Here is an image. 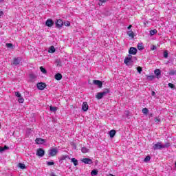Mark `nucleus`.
Returning <instances> with one entry per match:
<instances>
[{
    "mask_svg": "<svg viewBox=\"0 0 176 176\" xmlns=\"http://www.w3.org/2000/svg\"><path fill=\"white\" fill-rule=\"evenodd\" d=\"M109 89H106L104 91L102 92H98L96 95V98H97V100H101V98H102V97H104V96H105L106 94H109Z\"/></svg>",
    "mask_w": 176,
    "mask_h": 176,
    "instance_id": "nucleus-1",
    "label": "nucleus"
},
{
    "mask_svg": "<svg viewBox=\"0 0 176 176\" xmlns=\"http://www.w3.org/2000/svg\"><path fill=\"white\" fill-rule=\"evenodd\" d=\"M58 153V150H57V148H52L49 151V156H52V157L56 156Z\"/></svg>",
    "mask_w": 176,
    "mask_h": 176,
    "instance_id": "nucleus-2",
    "label": "nucleus"
},
{
    "mask_svg": "<svg viewBox=\"0 0 176 176\" xmlns=\"http://www.w3.org/2000/svg\"><path fill=\"white\" fill-rule=\"evenodd\" d=\"M132 60H133V56L128 55V56L124 58V64H126V65H129Z\"/></svg>",
    "mask_w": 176,
    "mask_h": 176,
    "instance_id": "nucleus-3",
    "label": "nucleus"
},
{
    "mask_svg": "<svg viewBox=\"0 0 176 176\" xmlns=\"http://www.w3.org/2000/svg\"><path fill=\"white\" fill-rule=\"evenodd\" d=\"M36 155L39 157H43V156H45V151L39 148L37 149Z\"/></svg>",
    "mask_w": 176,
    "mask_h": 176,
    "instance_id": "nucleus-4",
    "label": "nucleus"
},
{
    "mask_svg": "<svg viewBox=\"0 0 176 176\" xmlns=\"http://www.w3.org/2000/svg\"><path fill=\"white\" fill-rule=\"evenodd\" d=\"M163 144H162V142H157L153 146V148L154 151H157V149H163Z\"/></svg>",
    "mask_w": 176,
    "mask_h": 176,
    "instance_id": "nucleus-5",
    "label": "nucleus"
},
{
    "mask_svg": "<svg viewBox=\"0 0 176 176\" xmlns=\"http://www.w3.org/2000/svg\"><path fill=\"white\" fill-rule=\"evenodd\" d=\"M129 53L130 56H131V54L133 56H135V54H137V48H135L134 47H131L129 50Z\"/></svg>",
    "mask_w": 176,
    "mask_h": 176,
    "instance_id": "nucleus-6",
    "label": "nucleus"
},
{
    "mask_svg": "<svg viewBox=\"0 0 176 176\" xmlns=\"http://www.w3.org/2000/svg\"><path fill=\"white\" fill-rule=\"evenodd\" d=\"M93 84L96 85V86H98L100 89H101V87H102V81H101L100 80H94Z\"/></svg>",
    "mask_w": 176,
    "mask_h": 176,
    "instance_id": "nucleus-7",
    "label": "nucleus"
},
{
    "mask_svg": "<svg viewBox=\"0 0 176 176\" xmlns=\"http://www.w3.org/2000/svg\"><path fill=\"white\" fill-rule=\"evenodd\" d=\"M45 87H46V83L45 82L37 83V88L38 89V90H45Z\"/></svg>",
    "mask_w": 176,
    "mask_h": 176,
    "instance_id": "nucleus-8",
    "label": "nucleus"
},
{
    "mask_svg": "<svg viewBox=\"0 0 176 176\" xmlns=\"http://www.w3.org/2000/svg\"><path fill=\"white\" fill-rule=\"evenodd\" d=\"M55 24H56V27H57V28H61V27H63V25H64V22L61 19H58Z\"/></svg>",
    "mask_w": 176,
    "mask_h": 176,
    "instance_id": "nucleus-9",
    "label": "nucleus"
},
{
    "mask_svg": "<svg viewBox=\"0 0 176 176\" xmlns=\"http://www.w3.org/2000/svg\"><path fill=\"white\" fill-rule=\"evenodd\" d=\"M82 163L85 164H93V160L89 158H84L82 160Z\"/></svg>",
    "mask_w": 176,
    "mask_h": 176,
    "instance_id": "nucleus-10",
    "label": "nucleus"
},
{
    "mask_svg": "<svg viewBox=\"0 0 176 176\" xmlns=\"http://www.w3.org/2000/svg\"><path fill=\"white\" fill-rule=\"evenodd\" d=\"M82 109L84 112H87V111L89 110V104H87V102H84L82 103Z\"/></svg>",
    "mask_w": 176,
    "mask_h": 176,
    "instance_id": "nucleus-11",
    "label": "nucleus"
},
{
    "mask_svg": "<svg viewBox=\"0 0 176 176\" xmlns=\"http://www.w3.org/2000/svg\"><path fill=\"white\" fill-rule=\"evenodd\" d=\"M35 141H36V144H37L38 145L45 144V142H46V140L42 138H36Z\"/></svg>",
    "mask_w": 176,
    "mask_h": 176,
    "instance_id": "nucleus-12",
    "label": "nucleus"
},
{
    "mask_svg": "<svg viewBox=\"0 0 176 176\" xmlns=\"http://www.w3.org/2000/svg\"><path fill=\"white\" fill-rule=\"evenodd\" d=\"M45 25L47 27H53L54 22L52 19H47L45 22Z\"/></svg>",
    "mask_w": 176,
    "mask_h": 176,
    "instance_id": "nucleus-13",
    "label": "nucleus"
},
{
    "mask_svg": "<svg viewBox=\"0 0 176 176\" xmlns=\"http://www.w3.org/2000/svg\"><path fill=\"white\" fill-rule=\"evenodd\" d=\"M54 78L56 80H61V79H63V75H61L60 73H57L55 74Z\"/></svg>",
    "mask_w": 176,
    "mask_h": 176,
    "instance_id": "nucleus-14",
    "label": "nucleus"
},
{
    "mask_svg": "<svg viewBox=\"0 0 176 176\" xmlns=\"http://www.w3.org/2000/svg\"><path fill=\"white\" fill-rule=\"evenodd\" d=\"M127 35L128 36H129V38H131V39H133L134 36H135V35L134 34V32L131 30L128 31Z\"/></svg>",
    "mask_w": 176,
    "mask_h": 176,
    "instance_id": "nucleus-15",
    "label": "nucleus"
},
{
    "mask_svg": "<svg viewBox=\"0 0 176 176\" xmlns=\"http://www.w3.org/2000/svg\"><path fill=\"white\" fill-rule=\"evenodd\" d=\"M115 134H116V131L113 129L109 131V136L111 138H113L115 137Z\"/></svg>",
    "mask_w": 176,
    "mask_h": 176,
    "instance_id": "nucleus-16",
    "label": "nucleus"
},
{
    "mask_svg": "<svg viewBox=\"0 0 176 176\" xmlns=\"http://www.w3.org/2000/svg\"><path fill=\"white\" fill-rule=\"evenodd\" d=\"M20 64V60L17 58H14L13 60V65H19Z\"/></svg>",
    "mask_w": 176,
    "mask_h": 176,
    "instance_id": "nucleus-17",
    "label": "nucleus"
},
{
    "mask_svg": "<svg viewBox=\"0 0 176 176\" xmlns=\"http://www.w3.org/2000/svg\"><path fill=\"white\" fill-rule=\"evenodd\" d=\"M66 159H69V155H63L60 157V160H66Z\"/></svg>",
    "mask_w": 176,
    "mask_h": 176,
    "instance_id": "nucleus-18",
    "label": "nucleus"
},
{
    "mask_svg": "<svg viewBox=\"0 0 176 176\" xmlns=\"http://www.w3.org/2000/svg\"><path fill=\"white\" fill-rule=\"evenodd\" d=\"M142 112L144 115H148V113H149V110H148V108L145 107L142 109Z\"/></svg>",
    "mask_w": 176,
    "mask_h": 176,
    "instance_id": "nucleus-19",
    "label": "nucleus"
},
{
    "mask_svg": "<svg viewBox=\"0 0 176 176\" xmlns=\"http://www.w3.org/2000/svg\"><path fill=\"white\" fill-rule=\"evenodd\" d=\"M56 52V48H54V46H51L48 50L49 53H54Z\"/></svg>",
    "mask_w": 176,
    "mask_h": 176,
    "instance_id": "nucleus-20",
    "label": "nucleus"
},
{
    "mask_svg": "<svg viewBox=\"0 0 176 176\" xmlns=\"http://www.w3.org/2000/svg\"><path fill=\"white\" fill-rule=\"evenodd\" d=\"M18 166L19 167V168H21V170H24V168H25V164L23 163H19L18 164Z\"/></svg>",
    "mask_w": 176,
    "mask_h": 176,
    "instance_id": "nucleus-21",
    "label": "nucleus"
},
{
    "mask_svg": "<svg viewBox=\"0 0 176 176\" xmlns=\"http://www.w3.org/2000/svg\"><path fill=\"white\" fill-rule=\"evenodd\" d=\"M81 152L82 153H87V152H89V149L86 147H82L81 149Z\"/></svg>",
    "mask_w": 176,
    "mask_h": 176,
    "instance_id": "nucleus-22",
    "label": "nucleus"
},
{
    "mask_svg": "<svg viewBox=\"0 0 176 176\" xmlns=\"http://www.w3.org/2000/svg\"><path fill=\"white\" fill-rule=\"evenodd\" d=\"M72 163H74V166H78V160L75 158H72Z\"/></svg>",
    "mask_w": 176,
    "mask_h": 176,
    "instance_id": "nucleus-23",
    "label": "nucleus"
},
{
    "mask_svg": "<svg viewBox=\"0 0 176 176\" xmlns=\"http://www.w3.org/2000/svg\"><path fill=\"white\" fill-rule=\"evenodd\" d=\"M98 174V170L94 169L91 172V175H97Z\"/></svg>",
    "mask_w": 176,
    "mask_h": 176,
    "instance_id": "nucleus-24",
    "label": "nucleus"
},
{
    "mask_svg": "<svg viewBox=\"0 0 176 176\" xmlns=\"http://www.w3.org/2000/svg\"><path fill=\"white\" fill-rule=\"evenodd\" d=\"M155 34H157V30L156 29L150 31V35L153 36Z\"/></svg>",
    "mask_w": 176,
    "mask_h": 176,
    "instance_id": "nucleus-25",
    "label": "nucleus"
},
{
    "mask_svg": "<svg viewBox=\"0 0 176 176\" xmlns=\"http://www.w3.org/2000/svg\"><path fill=\"white\" fill-rule=\"evenodd\" d=\"M50 111H51V112H56V111H57V107L50 106Z\"/></svg>",
    "mask_w": 176,
    "mask_h": 176,
    "instance_id": "nucleus-26",
    "label": "nucleus"
},
{
    "mask_svg": "<svg viewBox=\"0 0 176 176\" xmlns=\"http://www.w3.org/2000/svg\"><path fill=\"white\" fill-rule=\"evenodd\" d=\"M170 145H171V144H170V142H166L165 143V144H162L163 149H164L165 148H170Z\"/></svg>",
    "mask_w": 176,
    "mask_h": 176,
    "instance_id": "nucleus-27",
    "label": "nucleus"
},
{
    "mask_svg": "<svg viewBox=\"0 0 176 176\" xmlns=\"http://www.w3.org/2000/svg\"><path fill=\"white\" fill-rule=\"evenodd\" d=\"M154 74H155L157 76H159L160 75H161L160 69H155V70L154 71Z\"/></svg>",
    "mask_w": 176,
    "mask_h": 176,
    "instance_id": "nucleus-28",
    "label": "nucleus"
},
{
    "mask_svg": "<svg viewBox=\"0 0 176 176\" xmlns=\"http://www.w3.org/2000/svg\"><path fill=\"white\" fill-rule=\"evenodd\" d=\"M63 24L65 25V27H69L71 25V23L68 21H65Z\"/></svg>",
    "mask_w": 176,
    "mask_h": 176,
    "instance_id": "nucleus-29",
    "label": "nucleus"
},
{
    "mask_svg": "<svg viewBox=\"0 0 176 176\" xmlns=\"http://www.w3.org/2000/svg\"><path fill=\"white\" fill-rule=\"evenodd\" d=\"M8 147L7 146H4L3 147L0 146V152H3V151L8 149Z\"/></svg>",
    "mask_w": 176,
    "mask_h": 176,
    "instance_id": "nucleus-30",
    "label": "nucleus"
},
{
    "mask_svg": "<svg viewBox=\"0 0 176 176\" xmlns=\"http://www.w3.org/2000/svg\"><path fill=\"white\" fill-rule=\"evenodd\" d=\"M164 58H167L168 57V52H167V50L164 52Z\"/></svg>",
    "mask_w": 176,
    "mask_h": 176,
    "instance_id": "nucleus-31",
    "label": "nucleus"
},
{
    "mask_svg": "<svg viewBox=\"0 0 176 176\" xmlns=\"http://www.w3.org/2000/svg\"><path fill=\"white\" fill-rule=\"evenodd\" d=\"M40 69L43 74H46L47 72L46 71V69H45L43 67H40Z\"/></svg>",
    "mask_w": 176,
    "mask_h": 176,
    "instance_id": "nucleus-32",
    "label": "nucleus"
},
{
    "mask_svg": "<svg viewBox=\"0 0 176 176\" xmlns=\"http://www.w3.org/2000/svg\"><path fill=\"white\" fill-rule=\"evenodd\" d=\"M18 101H19V102H20V104H23V102H24V98L21 96V97L18 99Z\"/></svg>",
    "mask_w": 176,
    "mask_h": 176,
    "instance_id": "nucleus-33",
    "label": "nucleus"
},
{
    "mask_svg": "<svg viewBox=\"0 0 176 176\" xmlns=\"http://www.w3.org/2000/svg\"><path fill=\"white\" fill-rule=\"evenodd\" d=\"M138 50H143L144 46H142V45H141V44H138Z\"/></svg>",
    "mask_w": 176,
    "mask_h": 176,
    "instance_id": "nucleus-34",
    "label": "nucleus"
},
{
    "mask_svg": "<svg viewBox=\"0 0 176 176\" xmlns=\"http://www.w3.org/2000/svg\"><path fill=\"white\" fill-rule=\"evenodd\" d=\"M149 160H151V156L147 155V156L144 158V162H149Z\"/></svg>",
    "mask_w": 176,
    "mask_h": 176,
    "instance_id": "nucleus-35",
    "label": "nucleus"
},
{
    "mask_svg": "<svg viewBox=\"0 0 176 176\" xmlns=\"http://www.w3.org/2000/svg\"><path fill=\"white\" fill-rule=\"evenodd\" d=\"M137 71H138V72H139V74H141V72H142V67H137Z\"/></svg>",
    "mask_w": 176,
    "mask_h": 176,
    "instance_id": "nucleus-36",
    "label": "nucleus"
},
{
    "mask_svg": "<svg viewBox=\"0 0 176 176\" xmlns=\"http://www.w3.org/2000/svg\"><path fill=\"white\" fill-rule=\"evenodd\" d=\"M168 85L170 89H174L175 87V85L173 83H168Z\"/></svg>",
    "mask_w": 176,
    "mask_h": 176,
    "instance_id": "nucleus-37",
    "label": "nucleus"
},
{
    "mask_svg": "<svg viewBox=\"0 0 176 176\" xmlns=\"http://www.w3.org/2000/svg\"><path fill=\"white\" fill-rule=\"evenodd\" d=\"M175 74H176L175 70H171V71L169 72V75H175Z\"/></svg>",
    "mask_w": 176,
    "mask_h": 176,
    "instance_id": "nucleus-38",
    "label": "nucleus"
},
{
    "mask_svg": "<svg viewBox=\"0 0 176 176\" xmlns=\"http://www.w3.org/2000/svg\"><path fill=\"white\" fill-rule=\"evenodd\" d=\"M16 96L18 97L19 98H20V97H21V94H20V92L17 91L16 92Z\"/></svg>",
    "mask_w": 176,
    "mask_h": 176,
    "instance_id": "nucleus-39",
    "label": "nucleus"
},
{
    "mask_svg": "<svg viewBox=\"0 0 176 176\" xmlns=\"http://www.w3.org/2000/svg\"><path fill=\"white\" fill-rule=\"evenodd\" d=\"M154 120L156 123H159V122H160V118H159L158 117H156Z\"/></svg>",
    "mask_w": 176,
    "mask_h": 176,
    "instance_id": "nucleus-40",
    "label": "nucleus"
},
{
    "mask_svg": "<svg viewBox=\"0 0 176 176\" xmlns=\"http://www.w3.org/2000/svg\"><path fill=\"white\" fill-rule=\"evenodd\" d=\"M47 166H54V162H48Z\"/></svg>",
    "mask_w": 176,
    "mask_h": 176,
    "instance_id": "nucleus-41",
    "label": "nucleus"
},
{
    "mask_svg": "<svg viewBox=\"0 0 176 176\" xmlns=\"http://www.w3.org/2000/svg\"><path fill=\"white\" fill-rule=\"evenodd\" d=\"M6 46H7V47H13V44H12V43H7Z\"/></svg>",
    "mask_w": 176,
    "mask_h": 176,
    "instance_id": "nucleus-42",
    "label": "nucleus"
},
{
    "mask_svg": "<svg viewBox=\"0 0 176 176\" xmlns=\"http://www.w3.org/2000/svg\"><path fill=\"white\" fill-rule=\"evenodd\" d=\"M157 47L156 45H153V47H151V50H156Z\"/></svg>",
    "mask_w": 176,
    "mask_h": 176,
    "instance_id": "nucleus-43",
    "label": "nucleus"
},
{
    "mask_svg": "<svg viewBox=\"0 0 176 176\" xmlns=\"http://www.w3.org/2000/svg\"><path fill=\"white\" fill-rule=\"evenodd\" d=\"M151 95L155 97V96H156V92H155V91H153L151 93Z\"/></svg>",
    "mask_w": 176,
    "mask_h": 176,
    "instance_id": "nucleus-44",
    "label": "nucleus"
},
{
    "mask_svg": "<svg viewBox=\"0 0 176 176\" xmlns=\"http://www.w3.org/2000/svg\"><path fill=\"white\" fill-rule=\"evenodd\" d=\"M0 16H3V11H0Z\"/></svg>",
    "mask_w": 176,
    "mask_h": 176,
    "instance_id": "nucleus-45",
    "label": "nucleus"
},
{
    "mask_svg": "<svg viewBox=\"0 0 176 176\" xmlns=\"http://www.w3.org/2000/svg\"><path fill=\"white\" fill-rule=\"evenodd\" d=\"M100 2L105 3V2H107V1H108V0H100Z\"/></svg>",
    "mask_w": 176,
    "mask_h": 176,
    "instance_id": "nucleus-46",
    "label": "nucleus"
},
{
    "mask_svg": "<svg viewBox=\"0 0 176 176\" xmlns=\"http://www.w3.org/2000/svg\"><path fill=\"white\" fill-rule=\"evenodd\" d=\"M131 27H133V25H130L129 26H128L127 29L130 30L131 28Z\"/></svg>",
    "mask_w": 176,
    "mask_h": 176,
    "instance_id": "nucleus-47",
    "label": "nucleus"
},
{
    "mask_svg": "<svg viewBox=\"0 0 176 176\" xmlns=\"http://www.w3.org/2000/svg\"><path fill=\"white\" fill-rule=\"evenodd\" d=\"M148 78H151V79H153V76H149Z\"/></svg>",
    "mask_w": 176,
    "mask_h": 176,
    "instance_id": "nucleus-48",
    "label": "nucleus"
},
{
    "mask_svg": "<svg viewBox=\"0 0 176 176\" xmlns=\"http://www.w3.org/2000/svg\"><path fill=\"white\" fill-rule=\"evenodd\" d=\"M51 176H56V175L52 173V174L51 175Z\"/></svg>",
    "mask_w": 176,
    "mask_h": 176,
    "instance_id": "nucleus-49",
    "label": "nucleus"
},
{
    "mask_svg": "<svg viewBox=\"0 0 176 176\" xmlns=\"http://www.w3.org/2000/svg\"><path fill=\"white\" fill-rule=\"evenodd\" d=\"M109 176H115V175H112V174H110V175H109Z\"/></svg>",
    "mask_w": 176,
    "mask_h": 176,
    "instance_id": "nucleus-50",
    "label": "nucleus"
},
{
    "mask_svg": "<svg viewBox=\"0 0 176 176\" xmlns=\"http://www.w3.org/2000/svg\"><path fill=\"white\" fill-rule=\"evenodd\" d=\"M32 76H33V75H30V77H32Z\"/></svg>",
    "mask_w": 176,
    "mask_h": 176,
    "instance_id": "nucleus-51",
    "label": "nucleus"
},
{
    "mask_svg": "<svg viewBox=\"0 0 176 176\" xmlns=\"http://www.w3.org/2000/svg\"><path fill=\"white\" fill-rule=\"evenodd\" d=\"M151 116H153V114H151Z\"/></svg>",
    "mask_w": 176,
    "mask_h": 176,
    "instance_id": "nucleus-52",
    "label": "nucleus"
}]
</instances>
